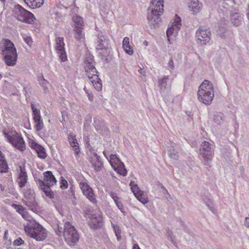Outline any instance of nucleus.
Wrapping results in <instances>:
<instances>
[{"mask_svg": "<svg viewBox=\"0 0 249 249\" xmlns=\"http://www.w3.org/2000/svg\"><path fill=\"white\" fill-rule=\"evenodd\" d=\"M163 0H152L147 14V19L151 28L158 27L161 21L160 16L163 12Z\"/></svg>", "mask_w": 249, "mask_h": 249, "instance_id": "1", "label": "nucleus"}, {"mask_svg": "<svg viewBox=\"0 0 249 249\" xmlns=\"http://www.w3.org/2000/svg\"><path fill=\"white\" fill-rule=\"evenodd\" d=\"M0 50L4 56V61L9 66L16 64L17 59V50L14 44L8 39H4L0 43Z\"/></svg>", "mask_w": 249, "mask_h": 249, "instance_id": "2", "label": "nucleus"}, {"mask_svg": "<svg viewBox=\"0 0 249 249\" xmlns=\"http://www.w3.org/2000/svg\"><path fill=\"white\" fill-rule=\"evenodd\" d=\"M214 88L213 83L205 80L199 86L197 95L198 101L205 105H210L214 98Z\"/></svg>", "mask_w": 249, "mask_h": 249, "instance_id": "3", "label": "nucleus"}, {"mask_svg": "<svg viewBox=\"0 0 249 249\" xmlns=\"http://www.w3.org/2000/svg\"><path fill=\"white\" fill-rule=\"evenodd\" d=\"M85 70L86 75L97 91L102 89L101 80L98 77V71L94 66L93 57L89 56L85 60Z\"/></svg>", "mask_w": 249, "mask_h": 249, "instance_id": "4", "label": "nucleus"}, {"mask_svg": "<svg viewBox=\"0 0 249 249\" xmlns=\"http://www.w3.org/2000/svg\"><path fill=\"white\" fill-rule=\"evenodd\" d=\"M57 234L60 236L63 234L65 241L71 246L76 243L79 238L75 228L69 222H66L63 228L58 225Z\"/></svg>", "mask_w": 249, "mask_h": 249, "instance_id": "5", "label": "nucleus"}, {"mask_svg": "<svg viewBox=\"0 0 249 249\" xmlns=\"http://www.w3.org/2000/svg\"><path fill=\"white\" fill-rule=\"evenodd\" d=\"M4 137L15 147L20 151L25 149V144L22 137L14 130H4Z\"/></svg>", "mask_w": 249, "mask_h": 249, "instance_id": "6", "label": "nucleus"}, {"mask_svg": "<svg viewBox=\"0 0 249 249\" xmlns=\"http://www.w3.org/2000/svg\"><path fill=\"white\" fill-rule=\"evenodd\" d=\"M25 231L28 236L37 241H42L47 236L46 230L38 224L25 226Z\"/></svg>", "mask_w": 249, "mask_h": 249, "instance_id": "7", "label": "nucleus"}, {"mask_svg": "<svg viewBox=\"0 0 249 249\" xmlns=\"http://www.w3.org/2000/svg\"><path fill=\"white\" fill-rule=\"evenodd\" d=\"M199 153L202 157L203 164L210 165L213 156V145L208 142H203L200 145Z\"/></svg>", "mask_w": 249, "mask_h": 249, "instance_id": "8", "label": "nucleus"}, {"mask_svg": "<svg viewBox=\"0 0 249 249\" xmlns=\"http://www.w3.org/2000/svg\"><path fill=\"white\" fill-rule=\"evenodd\" d=\"M79 187L83 194L93 203L96 202L95 196L92 188L89 185L87 180L83 176H78L76 178Z\"/></svg>", "mask_w": 249, "mask_h": 249, "instance_id": "9", "label": "nucleus"}, {"mask_svg": "<svg viewBox=\"0 0 249 249\" xmlns=\"http://www.w3.org/2000/svg\"><path fill=\"white\" fill-rule=\"evenodd\" d=\"M83 24V18L80 16H76L73 17L72 27L74 31V36L77 40H81L84 38Z\"/></svg>", "mask_w": 249, "mask_h": 249, "instance_id": "10", "label": "nucleus"}, {"mask_svg": "<svg viewBox=\"0 0 249 249\" xmlns=\"http://www.w3.org/2000/svg\"><path fill=\"white\" fill-rule=\"evenodd\" d=\"M181 25V18L176 15L173 22L168 25V28L166 31L169 42H170L171 39H172V36L176 37L177 36Z\"/></svg>", "mask_w": 249, "mask_h": 249, "instance_id": "11", "label": "nucleus"}, {"mask_svg": "<svg viewBox=\"0 0 249 249\" xmlns=\"http://www.w3.org/2000/svg\"><path fill=\"white\" fill-rule=\"evenodd\" d=\"M109 157V162L114 170L122 176H126L127 171L124 167V165L117 157L116 155L111 154Z\"/></svg>", "mask_w": 249, "mask_h": 249, "instance_id": "12", "label": "nucleus"}, {"mask_svg": "<svg viewBox=\"0 0 249 249\" xmlns=\"http://www.w3.org/2000/svg\"><path fill=\"white\" fill-rule=\"evenodd\" d=\"M196 34L197 42L202 45L206 44L211 40V33L209 29L199 28Z\"/></svg>", "mask_w": 249, "mask_h": 249, "instance_id": "13", "label": "nucleus"}, {"mask_svg": "<svg viewBox=\"0 0 249 249\" xmlns=\"http://www.w3.org/2000/svg\"><path fill=\"white\" fill-rule=\"evenodd\" d=\"M24 196L25 199L23 200V203L28 207L31 211L36 213L38 212L37 204L32 191L30 190L29 194L27 192L25 193Z\"/></svg>", "mask_w": 249, "mask_h": 249, "instance_id": "14", "label": "nucleus"}, {"mask_svg": "<svg viewBox=\"0 0 249 249\" xmlns=\"http://www.w3.org/2000/svg\"><path fill=\"white\" fill-rule=\"evenodd\" d=\"M64 45L63 37H58L56 38L55 49L59 55V58L62 62H65L67 59Z\"/></svg>", "mask_w": 249, "mask_h": 249, "instance_id": "15", "label": "nucleus"}, {"mask_svg": "<svg viewBox=\"0 0 249 249\" xmlns=\"http://www.w3.org/2000/svg\"><path fill=\"white\" fill-rule=\"evenodd\" d=\"M40 186H52L56 183V179L52 172L46 171L44 173L43 180H38Z\"/></svg>", "mask_w": 249, "mask_h": 249, "instance_id": "16", "label": "nucleus"}, {"mask_svg": "<svg viewBox=\"0 0 249 249\" xmlns=\"http://www.w3.org/2000/svg\"><path fill=\"white\" fill-rule=\"evenodd\" d=\"M67 13V7L63 6H58L54 7L52 11V15L53 18L58 21H62L64 19Z\"/></svg>", "mask_w": 249, "mask_h": 249, "instance_id": "17", "label": "nucleus"}, {"mask_svg": "<svg viewBox=\"0 0 249 249\" xmlns=\"http://www.w3.org/2000/svg\"><path fill=\"white\" fill-rule=\"evenodd\" d=\"M19 168V171H18L17 181L18 183L19 188H22L25 186L28 182V176L24 167L20 166Z\"/></svg>", "mask_w": 249, "mask_h": 249, "instance_id": "18", "label": "nucleus"}, {"mask_svg": "<svg viewBox=\"0 0 249 249\" xmlns=\"http://www.w3.org/2000/svg\"><path fill=\"white\" fill-rule=\"evenodd\" d=\"M109 44V39L103 34H99L97 38L96 49L98 51L106 50Z\"/></svg>", "mask_w": 249, "mask_h": 249, "instance_id": "19", "label": "nucleus"}, {"mask_svg": "<svg viewBox=\"0 0 249 249\" xmlns=\"http://www.w3.org/2000/svg\"><path fill=\"white\" fill-rule=\"evenodd\" d=\"M230 20L231 24L235 26L240 25L243 21V17L237 10L231 12Z\"/></svg>", "mask_w": 249, "mask_h": 249, "instance_id": "20", "label": "nucleus"}, {"mask_svg": "<svg viewBox=\"0 0 249 249\" xmlns=\"http://www.w3.org/2000/svg\"><path fill=\"white\" fill-rule=\"evenodd\" d=\"M189 10L194 15L200 12L202 7V4L198 0H191L188 4Z\"/></svg>", "mask_w": 249, "mask_h": 249, "instance_id": "21", "label": "nucleus"}, {"mask_svg": "<svg viewBox=\"0 0 249 249\" xmlns=\"http://www.w3.org/2000/svg\"><path fill=\"white\" fill-rule=\"evenodd\" d=\"M89 160L95 171H99L102 168L103 163L101 161V158L96 153H93L90 158Z\"/></svg>", "mask_w": 249, "mask_h": 249, "instance_id": "22", "label": "nucleus"}, {"mask_svg": "<svg viewBox=\"0 0 249 249\" xmlns=\"http://www.w3.org/2000/svg\"><path fill=\"white\" fill-rule=\"evenodd\" d=\"M213 120L217 125L225 127L227 126L228 123L226 116L221 112H218L214 114Z\"/></svg>", "mask_w": 249, "mask_h": 249, "instance_id": "23", "label": "nucleus"}, {"mask_svg": "<svg viewBox=\"0 0 249 249\" xmlns=\"http://www.w3.org/2000/svg\"><path fill=\"white\" fill-rule=\"evenodd\" d=\"M158 82L159 87L162 91L169 90L171 84V81L170 80L169 76L164 75L162 78L159 80Z\"/></svg>", "mask_w": 249, "mask_h": 249, "instance_id": "24", "label": "nucleus"}, {"mask_svg": "<svg viewBox=\"0 0 249 249\" xmlns=\"http://www.w3.org/2000/svg\"><path fill=\"white\" fill-rule=\"evenodd\" d=\"M31 147L36 150L38 157L42 159H45L46 158L47 154L44 147L36 142H32L31 143Z\"/></svg>", "mask_w": 249, "mask_h": 249, "instance_id": "25", "label": "nucleus"}, {"mask_svg": "<svg viewBox=\"0 0 249 249\" xmlns=\"http://www.w3.org/2000/svg\"><path fill=\"white\" fill-rule=\"evenodd\" d=\"M14 12L17 18V19L19 21L20 17H26V14H28V11L26 10L19 4L15 5L14 8Z\"/></svg>", "mask_w": 249, "mask_h": 249, "instance_id": "26", "label": "nucleus"}, {"mask_svg": "<svg viewBox=\"0 0 249 249\" xmlns=\"http://www.w3.org/2000/svg\"><path fill=\"white\" fill-rule=\"evenodd\" d=\"M68 140L71 147L74 148L75 154H77L79 152V144L75 138V135L73 133H70L68 135Z\"/></svg>", "mask_w": 249, "mask_h": 249, "instance_id": "27", "label": "nucleus"}, {"mask_svg": "<svg viewBox=\"0 0 249 249\" xmlns=\"http://www.w3.org/2000/svg\"><path fill=\"white\" fill-rule=\"evenodd\" d=\"M30 8L35 9L41 7L44 3V0H23Z\"/></svg>", "mask_w": 249, "mask_h": 249, "instance_id": "28", "label": "nucleus"}, {"mask_svg": "<svg viewBox=\"0 0 249 249\" xmlns=\"http://www.w3.org/2000/svg\"><path fill=\"white\" fill-rule=\"evenodd\" d=\"M175 146V144L174 143L171 144V145L168 147V154L171 159L177 160L178 158V155Z\"/></svg>", "mask_w": 249, "mask_h": 249, "instance_id": "29", "label": "nucleus"}, {"mask_svg": "<svg viewBox=\"0 0 249 249\" xmlns=\"http://www.w3.org/2000/svg\"><path fill=\"white\" fill-rule=\"evenodd\" d=\"M109 195L111 198L113 199L118 209L120 210L121 212H123L124 206L120 200L121 198L118 196L115 192L111 191L110 192Z\"/></svg>", "mask_w": 249, "mask_h": 249, "instance_id": "30", "label": "nucleus"}, {"mask_svg": "<svg viewBox=\"0 0 249 249\" xmlns=\"http://www.w3.org/2000/svg\"><path fill=\"white\" fill-rule=\"evenodd\" d=\"M35 20L34 15L29 11H28V14H26V17H20V18H19L20 21L29 24H32Z\"/></svg>", "mask_w": 249, "mask_h": 249, "instance_id": "31", "label": "nucleus"}, {"mask_svg": "<svg viewBox=\"0 0 249 249\" xmlns=\"http://www.w3.org/2000/svg\"><path fill=\"white\" fill-rule=\"evenodd\" d=\"M31 109L33 112V120L41 118L40 110L36 107L35 105L31 104Z\"/></svg>", "mask_w": 249, "mask_h": 249, "instance_id": "32", "label": "nucleus"}, {"mask_svg": "<svg viewBox=\"0 0 249 249\" xmlns=\"http://www.w3.org/2000/svg\"><path fill=\"white\" fill-rule=\"evenodd\" d=\"M37 80L40 85L44 89L45 92H47L48 90L47 87V85L49 84L48 81L44 79V76L42 75L38 76Z\"/></svg>", "mask_w": 249, "mask_h": 249, "instance_id": "33", "label": "nucleus"}, {"mask_svg": "<svg viewBox=\"0 0 249 249\" xmlns=\"http://www.w3.org/2000/svg\"><path fill=\"white\" fill-rule=\"evenodd\" d=\"M35 124V128L36 131H39L44 128V124L42 118L34 120Z\"/></svg>", "mask_w": 249, "mask_h": 249, "instance_id": "34", "label": "nucleus"}, {"mask_svg": "<svg viewBox=\"0 0 249 249\" xmlns=\"http://www.w3.org/2000/svg\"><path fill=\"white\" fill-rule=\"evenodd\" d=\"M204 202L209 208V209L214 213H215L217 212L215 206L213 204L211 199L206 198L204 199Z\"/></svg>", "mask_w": 249, "mask_h": 249, "instance_id": "35", "label": "nucleus"}, {"mask_svg": "<svg viewBox=\"0 0 249 249\" xmlns=\"http://www.w3.org/2000/svg\"><path fill=\"white\" fill-rule=\"evenodd\" d=\"M41 190L44 192L47 196L50 198H53L54 195L53 191L51 190L50 187L48 186H41Z\"/></svg>", "mask_w": 249, "mask_h": 249, "instance_id": "36", "label": "nucleus"}, {"mask_svg": "<svg viewBox=\"0 0 249 249\" xmlns=\"http://www.w3.org/2000/svg\"><path fill=\"white\" fill-rule=\"evenodd\" d=\"M111 226L113 229L118 241H120L122 239V237L121 236V230L120 227L118 225H115L112 223H111Z\"/></svg>", "mask_w": 249, "mask_h": 249, "instance_id": "37", "label": "nucleus"}, {"mask_svg": "<svg viewBox=\"0 0 249 249\" xmlns=\"http://www.w3.org/2000/svg\"><path fill=\"white\" fill-rule=\"evenodd\" d=\"M7 168L8 164L4 157L2 159H0V172H5Z\"/></svg>", "mask_w": 249, "mask_h": 249, "instance_id": "38", "label": "nucleus"}, {"mask_svg": "<svg viewBox=\"0 0 249 249\" xmlns=\"http://www.w3.org/2000/svg\"><path fill=\"white\" fill-rule=\"evenodd\" d=\"M131 191L134 193L135 196L139 194V192L142 191L139 189L138 185L133 181H131L129 184Z\"/></svg>", "mask_w": 249, "mask_h": 249, "instance_id": "39", "label": "nucleus"}, {"mask_svg": "<svg viewBox=\"0 0 249 249\" xmlns=\"http://www.w3.org/2000/svg\"><path fill=\"white\" fill-rule=\"evenodd\" d=\"M136 198L142 204H145L147 203V198L143 196V192H139V194L136 196Z\"/></svg>", "mask_w": 249, "mask_h": 249, "instance_id": "40", "label": "nucleus"}, {"mask_svg": "<svg viewBox=\"0 0 249 249\" xmlns=\"http://www.w3.org/2000/svg\"><path fill=\"white\" fill-rule=\"evenodd\" d=\"M23 38L24 42L29 46L31 47L33 44L32 38L31 36L24 35L23 36Z\"/></svg>", "mask_w": 249, "mask_h": 249, "instance_id": "41", "label": "nucleus"}, {"mask_svg": "<svg viewBox=\"0 0 249 249\" xmlns=\"http://www.w3.org/2000/svg\"><path fill=\"white\" fill-rule=\"evenodd\" d=\"M13 206L16 210V211L21 215L26 210V209L20 205L14 204Z\"/></svg>", "mask_w": 249, "mask_h": 249, "instance_id": "42", "label": "nucleus"}, {"mask_svg": "<svg viewBox=\"0 0 249 249\" xmlns=\"http://www.w3.org/2000/svg\"><path fill=\"white\" fill-rule=\"evenodd\" d=\"M22 217L26 220L32 222L34 221L33 218L25 210L23 213L21 214Z\"/></svg>", "mask_w": 249, "mask_h": 249, "instance_id": "43", "label": "nucleus"}, {"mask_svg": "<svg viewBox=\"0 0 249 249\" xmlns=\"http://www.w3.org/2000/svg\"><path fill=\"white\" fill-rule=\"evenodd\" d=\"M68 186L67 181L63 177H61V179L60 180V188L62 189H65L67 188Z\"/></svg>", "mask_w": 249, "mask_h": 249, "instance_id": "44", "label": "nucleus"}, {"mask_svg": "<svg viewBox=\"0 0 249 249\" xmlns=\"http://www.w3.org/2000/svg\"><path fill=\"white\" fill-rule=\"evenodd\" d=\"M128 46H130L129 39L128 37H125L123 41V48H127Z\"/></svg>", "mask_w": 249, "mask_h": 249, "instance_id": "45", "label": "nucleus"}, {"mask_svg": "<svg viewBox=\"0 0 249 249\" xmlns=\"http://www.w3.org/2000/svg\"><path fill=\"white\" fill-rule=\"evenodd\" d=\"M24 243V241L21 238H18L14 241L13 244L15 246H19Z\"/></svg>", "mask_w": 249, "mask_h": 249, "instance_id": "46", "label": "nucleus"}, {"mask_svg": "<svg viewBox=\"0 0 249 249\" xmlns=\"http://www.w3.org/2000/svg\"><path fill=\"white\" fill-rule=\"evenodd\" d=\"M167 65H168V67L169 69H171L172 70L174 69V64L173 60L172 58L170 59V60H169V61L168 62Z\"/></svg>", "mask_w": 249, "mask_h": 249, "instance_id": "47", "label": "nucleus"}, {"mask_svg": "<svg viewBox=\"0 0 249 249\" xmlns=\"http://www.w3.org/2000/svg\"><path fill=\"white\" fill-rule=\"evenodd\" d=\"M124 49L126 53H127L129 55H131L133 54V51L131 49L130 46H128L127 48H124Z\"/></svg>", "mask_w": 249, "mask_h": 249, "instance_id": "48", "label": "nucleus"}, {"mask_svg": "<svg viewBox=\"0 0 249 249\" xmlns=\"http://www.w3.org/2000/svg\"><path fill=\"white\" fill-rule=\"evenodd\" d=\"M244 225L246 228H249V214L245 217Z\"/></svg>", "mask_w": 249, "mask_h": 249, "instance_id": "49", "label": "nucleus"}, {"mask_svg": "<svg viewBox=\"0 0 249 249\" xmlns=\"http://www.w3.org/2000/svg\"><path fill=\"white\" fill-rule=\"evenodd\" d=\"M84 90L86 91V93L87 94L89 99L90 101H92L93 99V95L92 94L89 93V91L86 90L85 88H84Z\"/></svg>", "mask_w": 249, "mask_h": 249, "instance_id": "50", "label": "nucleus"}, {"mask_svg": "<svg viewBox=\"0 0 249 249\" xmlns=\"http://www.w3.org/2000/svg\"><path fill=\"white\" fill-rule=\"evenodd\" d=\"M246 15L248 18V19L249 20V4L247 6V8L246 9Z\"/></svg>", "mask_w": 249, "mask_h": 249, "instance_id": "51", "label": "nucleus"}, {"mask_svg": "<svg viewBox=\"0 0 249 249\" xmlns=\"http://www.w3.org/2000/svg\"><path fill=\"white\" fill-rule=\"evenodd\" d=\"M227 2L226 4L227 5H232L234 3V1L233 0H226Z\"/></svg>", "mask_w": 249, "mask_h": 249, "instance_id": "52", "label": "nucleus"}, {"mask_svg": "<svg viewBox=\"0 0 249 249\" xmlns=\"http://www.w3.org/2000/svg\"><path fill=\"white\" fill-rule=\"evenodd\" d=\"M132 249H141L138 244L136 243L133 245Z\"/></svg>", "mask_w": 249, "mask_h": 249, "instance_id": "53", "label": "nucleus"}, {"mask_svg": "<svg viewBox=\"0 0 249 249\" xmlns=\"http://www.w3.org/2000/svg\"><path fill=\"white\" fill-rule=\"evenodd\" d=\"M159 185L160 186V188L163 189L165 192H166L167 194H168V192L167 190L165 189V188L160 183H159Z\"/></svg>", "mask_w": 249, "mask_h": 249, "instance_id": "54", "label": "nucleus"}, {"mask_svg": "<svg viewBox=\"0 0 249 249\" xmlns=\"http://www.w3.org/2000/svg\"><path fill=\"white\" fill-rule=\"evenodd\" d=\"M103 154H104V156L107 158V159L109 161V158L110 157H109V159H108V154H107V152L106 151H104L103 152ZM109 157H110V156Z\"/></svg>", "mask_w": 249, "mask_h": 249, "instance_id": "55", "label": "nucleus"}, {"mask_svg": "<svg viewBox=\"0 0 249 249\" xmlns=\"http://www.w3.org/2000/svg\"><path fill=\"white\" fill-rule=\"evenodd\" d=\"M139 71V72L141 74H142V75H144V73H145V72H144V71H143V70H142V69H140V70H139V71Z\"/></svg>", "mask_w": 249, "mask_h": 249, "instance_id": "56", "label": "nucleus"}, {"mask_svg": "<svg viewBox=\"0 0 249 249\" xmlns=\"http://www.w3.org/2000/svg\"><path fill=\"white\" fill-rule=\"evenodd\" d=\"M2 77V75L0 73V80H1Z\"/></svg>", "mask_w": 249, "mask_h": 249, "instance_id": "57", "label": "nucleus"}, {"mask_svg": "<svg viewBox=\"0 0 249 249\" xmlns=\"http://www.w3.org/2000/svg\"><path fill=\"white\" fill-rule=\"evenodd\" d=\"M164 194H167V193H166V192H165V191H164Z\"/></svg>", "mask_w": 249, "mask_h": 249, "instance_id": "58", "label": "nucleus"}]
</instances>
